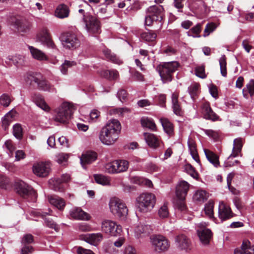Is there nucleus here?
<instances>
[{
    "label": "nucleus",
    "mask_w": 254,
    "mask_h": 254,
    "mask_svg": "<svg viewBox=\"0 0 254 254\" xmlns=\"http://www.w3.org/2000/svg\"><path fill=\"white\" fill-rule=\"evenodd\" d=\"M188 144L190 153L192 158L198 163H200L198 154L197 152L195 142L191 139H189Z\"/></svg>",
    "instance_id": "obj_30"
},
{
    "label": "nucleus",
    "mask_w": 254,
    "mask_h": 254,
    "mask_svg": "<svg viewBox=\"0 0 254 254\" xmlns=\"http://www.w3.org/2000/svg\"><path fill=\"white\" fill-rule=\"evenodd\" d=\"M103 53L108 60L115 64H121L123 63L122 60L116 55L112 53L111 50L108 49H104L103 50Z\"/></svg>",
    "instance_id": "obj_31"
},
{
    "label": "nucleus",
    "mask_w": 254,
    "mask_h": 254,
    "mask_svg": "<svg viewBox=\"0 0 254 254\" xmlns=\"http://www.w3.org/2000/svg\"><path fill=\"white\" fill-rule=\"evenodd\" d=\"M246 87L250 95L253 96L254 94V80L251 79Z\"/></svg>",
    "instance_id": "obj_64"
},
{
    "label": "nucleus",
    "mask_w": 254,
    "mask_h": 254,
    "mask_svg": "<svg viewBox=\"0 0 254 254\" xmlns=\"http://www.w3.org/2000/svg\"><path fill=\"white\" fill-rule=\"evenodd\" d=\"M141 124L143 127H146L152 130H154L156 129V125L154 122L150 118H142L141 119Z\"/></svg>",
    "instance_id": "obj_41"
},
{
    "label": "nucleus",
    "mask_w": 254,
    "mask_h": 254,
    "mask_svg": "<svg viewBox=\"0 0 254 254\" xmlns=\"http://www.w3.org/2000/svg\"><path fill=\"white\" fill-rule=\"evenodd\" d=\"M61 40L64 47L68 49H75L80 45V40L73 33L64 34L61 37Z\"/></svg>",
    "instance_id": "obj_12"
},
{
    "label": "nucleus",
    "mask_w": 254,
    "mask_h": 254,
    "mask_svg": "<svg viewBox=\"0 0 254 254\" xmlns=\"http://www.w3.org/2000/svg\"><path fill=\"white\" fill-rule=\"evenodd\" d=\"M117 174L127 171L129 167V163L126 160H115Z\"/></svg>",
    "instance_id": "obj_35"
},
{
    "label": "nucleus",
    "mask_w": 254,
    "mask_h": 254,
    "mask_svg": "<svg viewBox=\"0 0 254 254\" xmlns=\"http://www.w3.org/2000/svg\"><path fill=\"white\" fill-rule=\"evenodd\" d=\"M143 134L146 143L150 147L156 148L159 146V139L154 134L147 132H145Z\"/></svg>",
    "instance_id": "obj_28"
},
{
    "label": "nucleus",
    "mask_w": 254,
    "mask_h": 254,
    "mask_svg": "<svg viewBox=\"0 0 254 254\" xmlns=\"http://www.w3.org/2000/svg\"><path fill=\"white\" fill-rule=\"evenodd\" d=\"M11 101L10 97L7 94H3L0 97V104L4 107L8 106Z\"/></svg>",
    "instance_id": "obj_54"
},
{
    "label": "nucleus",
    "mask_w": 254,
    "mask_h": 254,
    "mask_svg": "<svg viewBox=\"0 0 254 254\" xmlns=\"http://www.w3.org/2000/svg\"><path fill=\"white\" fill-rule=\"evenodd\" d=\"M28 49L34 59L39 61L48 60V57L40 50L30 46H28Z\"/></svg>",
    "instance_id": "obj_26"
},
{
    "label": "nucleus",
    "mask_w": 254,
    "mask_h": 254,
    "mask_svg": "<svg viewBox=\"0 0 254 254\" xmlns=\"http://www.w3.org/2000/svg\"><path fill=\"white\" fill-rule=\"evenodd\" d=\"M13 25L19 32L25 33L29 31L31 25L25 19H14L11 22Z\"/></svg>",
    "instance_id": "obj_19"
},
{
    "label": "nucleus",
    "mask_w": 254,
    "mask_h": 254,
    "mask_svg": "<svg viewBox=\"0 0 254 254\" xmlns=\"http://www.w3.org/2000/svg\"><path fill=\"white\" fill-rule=\"evenodd\" d=\"M190 184L185 181H180L176 187V194L179 200H185L189 190Z\"/></svg>",
    "instance_id": "obj_18"
},
{
    "label": "nucleus",
    "mask_w": 254,
    "mask_h": 254,
    "mask_svg": "<svg viewBox=\"0 0 254 254\" xmlns=\"http://www.w3.org/2000/svg\"><path fill=\"white\" fill-rule=\"evenodd\" d=\"M78 230L82 232H87L90 230V227L86 223H80L77 225Z\"/></svg>",
    "instance_id": "obj_61"
},
{
    "label": "nucleus",
    "mask_w": 254,
    "mask_h": 254,
    "mask_svg": "<svg viewBox=\"0 0 254 254\" xmlns=\"http://www.w3.org/2000/svg\"><path fill=\"white\" fill-rule=\"evenodd\" d=\"M96 183L103 185H107L109 184V180L105 176L102 175L96 174L94 176Z\"/></svg>",
    "instance_id": "obj_49"
},
{
    "label": "nucleus",
    "mask_w": 254,
    "mask_h": 254,
    "mask_svg": "<svg viewBox=\"0 0 254 254\" xmlns=\"http://www.w3.org/2000/svg\"><path fill=\"white\" fill-rule=\"evenodd\" d=\"M13 134L17 139H20L22 137V129L21 126L16 124L13 127Z\"/></svg>",
    "instance_id": "obj_50"
},
{
    "label": "nucleus",
    "mask_w": 254,
    "mask_h": 254,
    "mask_svg": "<svg viewBox=\"0 0 254 254\" xmlns=\"http://www.w3.org/2000/svg\"><path fill=\"white\" fill-rule=\"evenodd\" d=\"M176 52V49L170 46H167L165 47H164L162 52L163 54L169 56L175 55Z\"/></svg>",
    "instance_id": "obj_55"
},
{
    "label": "nucleus",
    "mask_w": 254,
    "mask_h": 254,
    "mask_svg": "<svg viewBox=\"0 0 254 254\" xmlns=\"http://www.w3.org/2000/svg\"><path fill=\"white\" fill-rule=\"evenodd\" d=\"M68 155L67 154L60 153L56 156L57 161L59 164H62L67 161Z\"/></svg>",
    "instance_id": "obj_59"
},
{
    "label": "nucleus",
    "mask_w": 254,
    "mask_h": 254,
    "mask_svg": "<svg viewBox=\"0 0 254 254\" xmlns=\"http://www.w3.org/2000/svg\"><path fill=\"white\" fill-rule=\"evenodd\" d=\"M136 207L142 213L150 211L156 203L155 195L151 193H143L136 198Z\"/></svg>",
    "instance_id": "obj_2"
},
{
    "label": "nucleus",
    "mask_w": 254,
    "mask_h": 254,
    "mask_svg": "<svg viewBox=\"0 0 254 254\" xmlns=\"http://www.w3.org/2000/svg\"><path fill=\"white\" fill-rule=\"evenodd\" d=\"M158 215L161 219H165L169 217V211L167 203H164L159 208Z\"/></svg>",
    "instance_id": "obj_43"
},
{
    "label": "nucleus",
    "mask_w": 254,
    "mask_h": 254,
    "mask_svg": "<svg viewBox=\"0 0 254 254\" xmlns=\"http://www.w3.org/2000/svg\"><path fill=\"white\" fill-rule=\"evenodd\" d=\"M175 244L177 248L180 251L187 252L190 250V241L184 234L179 235L175 237Z\"/></svg>",
    "instance_id": "obj_16"
},
{
    "label": "nucleus",
    "mask_w": 254,
    "mask_h": 254,
    "mask_svg": "<svg viewBox=\"0 0 254 254\" xmlns=\"http://www.w3.org/2000/svg\"><path fill=\"white\" fill-rule=\"evenodd\" d=\"M198 229L197 230L200 241L203 245L209 244L212 236V233L210 230L206 229L205 223H199L198 224Z\"/></svg>",
    "instance_id": "obj_15"
},
{
    "label": "nucleus",
    "mask_w": 254,
    "mask_h": 254,
    "mask_svg": "<svg viewBox=\"0 0 254 254\" xmlns=\"http://www.w3.org/2000/svg\"><path fill=\"white\" fill-rule=\"evenodd\" d=\"M156 34L153 31L144 32L141 34V38L148 42L154 41L156 39Z\"/></svg>",
    "instance_id": "obj_46"
},
{
    "label": "nucleus",
    "mask_w": 254,
    "mask_h": 254,
    "mask_svg": "<svg viewBox=\"0 0 254 254\" xmlns=\"http://www.w3.org/2000/svg\"><path fill=\"white\" fill-rule=\"evenodd\" d=\"M216 28V26L214 23H208L204 31L203 36H208L211 32L214 31Z\"/></svg>",
    "instance_id": "obj_52"
},
{
    "label": "nucleus",
    "mask_w": 254,
    "mask_h": 254,
    "mask_svg": "<svg viewBox=\"0 0 254 254\" xmlns=\"http://www.w3.org/2000/svg\"><path fill=\"white\" fill-rule=\"evenodd\" d=\"M219 217L222 221L232 217L230 208L221 202L219 203L218 210Z\"/></svg>",
    "instance_id": "obj_21"
},
{
    "label": "nucleus",
    "mask_w": 254,
    "mask_h": 254,
    "mask_svg": "<svg viewBox=\"0 0 254 254\" xmlns=\"http://www.w3.org/2000/svg\"><path fill=\"white\" fill-rule=\"evenodd\" d=\"M199 85L197 83H194L190 85L188 88L189 94L193 100H194L199 92Z\"/></svg>",
    "instance_id": "obj_44"
},
{
    "label": "nucleus",
    "mask_w": 254,
    "mask_h": 254,
    "mask_svg": "<svg viewBox=\"0 0 254 254\" xmlns=\"http://www.w3.org/2000/svg\"><path fill=\"white\" fill-rule=\"evenodd\" d=\"M195 74L197 76L201 78H204L206 77L205 74L204 67L203 66H200L196 67L195 70Z\"/></svg>",
    "instance_id": "obj_58"
},
{
    "label": "nucleus",
    "mask_w": 254,
    "mask_h": 254,
    "mask_svg": "<svg viewBox=\"0 0 254 254\" xmlns=\"http://www.w3.org/2000/svg\"><path fill=\"white\" fill-rule=\"evenodd\" d=\"M72 112V106L69 103H64L56 111L54 120L57 122L66 124L70 118Z\"/></svg>",
    "instance_id": "obj_7"
},
{
    "label": "nucleus",
    "mask_w": 254,
    "mask_h": 254,
    "mask_svg": "<svg viewBox=\"0 0 254 254\" xmlns=\"http://www.w3.org/2000/svg\"><path fill=\"white\" fill-rule=\"evenodd\" d=\"M160 121L165 132L169 135H172L174 131L172 124L166 118L161 119Z\"/></svg>",
    "instance_id": "obj_37"
},
{
    "label": "nucleus",
    "mask_w": 254,
    "mask_h": 254,
    "mask_svg": "<svg viewBox=\"0 0 254 254\" xmlns=\"http://www.w3.org/2000/svg\"><path fill=\"white\" fill-rule=\"evenodd\" d=\"M50 165L48 162H40L35 163L32 167L33 173L39 177H46L50 172Z\"/></svg>",
    "instance_id": "obj_14"
},
{
    "label": "nucleus",
    "mask_w": 254,
    "mask_h": 254,
    "mask_svg": "<svg viewBox=\"0 0 254 254\" xmlns=\"http://www.w3.org/2000/svg\"><path fill=\"white\" fill-rule=\"evenodd\" d=\"M214 202L212 200H209L207 203L205 204L204 211L206 216L210 219L214 220L215 218L213 216L214 212Z\"/></svg>",
    "instance_id": "obj_38"
},
{
    "label": "nucleus",
    "mask_w": 254,
    "mask_h": 254,
    "mask_svg": "<svg viewBox=\"0 0 254 254\" xmlns=\"http://www.w3.org/2000/svg\"><path fill=\"white\" fill-rule=\"evenodd\" d=\"M121 129V125L118 120H110L101 129L99 139L105 145H112L117 140Z\"/></svg>",
    "instance_id": "obj_1"
},
{
    "label": "nucleus",
    "mask_w": 254,
    "mask_h": 254,
    "mask_svg": "<svg viewBox=\"0 0 254 254\" xmlns=\"http://www.w3.org/2000/svg\"><path fill=\"white\" fill-rule=\"evenodd\" d=\"M102 231L111 236H116L122 231L121 225L111 220H105L101 224Z\"/></svg>",
    "instance_id": "obj_11"
},
{
    "label": "nucleus",
    "mask_w": 254,
    "mask_h": 254,
    "mask_svg": "<svg viewBox=\"0 0 254 254\" xmlns=\"http://www.w3.org/2000/svg\"><path fill=\"white\" fill-rule=\"evenodd\" d=\"M164 15V8L161 5H155L148 8L145 24L150 26L153 22L161 21Z\"/></svg>",
    "instance_id": "obj_6"
},
{
    "label": "nucleus",
    "mask_w": 254,
    "mask_h": 254,
    "mask_svg": "<svg viewBox=\"0 0 254 254\" xmlns=\"http://www.w3.org/2000/svg\"><path fill=\"white\" fill-rule=\"evenodd\" d=\"M204 152L207 160L215 167H217L219 165L218 157L211 151L204 149Z\"/></svg>",
    "instance_id": "obj_33"
},
{
    "label": "nucleus",
    "mask_w": 254,
    "mask_h": 254,
    "mask_svg": "<svg viewBox=\"0 0 254 254\" xmlns=\"http://www.w3.org/2000/svg\"><path fill=\"white\" fill-rule=\"evenodd\" d=\"M50 212V210H49ZM50 212H43L41 214L42 217L45 218V222L46 225L50 228L54 229L56 231H58L59 228L58 226L52 220L49 218H46V215L49 214Z\"/></svg>",
    "instance_id": "obj_42"
},
{
    "label": "nucleus",
    "mask_w": 254,
    "mask_h": 254,
    "mask_svg": "<svg viewBox=\"0 0 254 254\" xmlns=\"http://www.w3.org/2000/svg\"><path fill=\"white\" fill-rule=\"evenodd\" d=\"M16 189L17 193L23 198L34 201L37 197V194L33 188L24 182H18Z\"/></svg>",
    "instance_id": "obj_8"
},
{
    "label": "nucleus",
    "mask_w": 254,
    "mask_h": 254,
    "mask_svg": "<svg viewBox=\"0 0 254 254\" xmlns=\"http://www.w3.org/2000/svg\"><path fill=\"white\" fill-rule=\"evenodd\" d=\"M202 130L208 136L214 140L217 139L219 137V133L218 131L212 129H202Z\"/></svg>",
    "instance_id": "obj_53"
},
{
    "label": "nucleus",
    "mask_w": 254,
    "mask_h": 254,
    "mask_svg": "<svg viewBox=\"0 0 254 254\" xmlns=\"http://www.w3.org/2000/svg\"><path fill=\"white\" fill-rule=\"evenodd\" d=\"M16 112L13 110L7 113L4 117L3 118L2 120V126L4 129H6L10 123L12 122L13 117L15 116Z\"/></svg>",
    "instance_id": "obj_36"
},
{
    "label": "nucleus",
    "mask_w": 254,
    "mask_h": 254,
    "mask_svg": "<svg viewBox=\"0 0 254 254\" xmlns=\"http://www.w3.org/2000/svg\"><path fill=\"white\" fill-rule=\"evenodd\" d=\"M109 207L111 212L121 219H125L128 214V209L126 204L118 198H111Z\"/></svg>",
    "instance_id": "obj_5"
},
{
    "label": "nucleus",
    "mask_w": 254,
    "mask_h": 254,
    "mask_svg": "<svg viewBox=\"0 0 254 254\" xmlns=\"http://www.w3.org/2000/svg\"><path fill=\"white\" fill-rule=\"evenodd\" d=\"M36 41L50 49H56V46L54 43L49 29L46 27L40 29L36 35Z\"/></svg>",
    "instance_id": "obj_10"
},
{
    "label": "nucleus",
    "mask_w": 254,
    "mask_h": 254,
    "mask_svg": "<svg viewBox=\"0 0 254 254\" xmlns=\"http://www.w3.org/2000/svg\"><path fill=\"white\" fill-rule=\"evenodd\" d=\"M83 21L88 32L90 34H99L101 32L100 23L98 19L89 13L83 15Z\"/></svg>",
    "instance_id": "obj_9"
},
{
    "label": "nucleus",
    "mask_w": 254,
    "mask_h": 254,
    "mask_svg": "<svg viewBox=\"0 0 254 254\" xmlns=\"http://www.w3.org/2000/svg\"><path fill=\"white\" fill-rule=\"evenodd\" d=\"M243 248H245L246 254H254V245L251 246L249 241L243 242Z\"/></svg>",
    "instance_id": "obj_51"
},
{
    "label": "nucleus",
    "mask_w": 254,
    "mask_h": 254,
    "mask_svg": "<svg viewBox=\"0 0 254 254\" xmlns=\"http://www.w3.org/2000/svg\"><path fill=\"white\" fill-rule=\"evenodd\" d=\"M243 146V140L241 138H238L234 140L232 154L228 157L227 160L225 162L224 166L225 167H230L234 165V164L230 163V159L232 157L237 156L241 152Z\"/></svg>",
    "instance_id": "obj_17"
},
{
    "label": "nucleus",
    "mask_w": 254,
    "mask_h": 254,
    "mask_svg": "<svg viewBox=\"0 0 254 254\" xmlns=\"http://www.w3.org/2000/svg\"><path fill=\"white\" fill-rule=\"evenodd\" d=\"M219 64L220 67V71L222 75L224 77L227 76V63L226 57L225 55H222L219 59Z\"/></svg>",
    "instance_id": "obj_45"
},
{
    "label": "nucleus",
    "mask_w": 254,
    "mask_h": 254,
    "mask_svg": "<svg viewBox=\"0 0 254 254\" xmlns=\"http://www.w3.org/2000/svg\"><path fill=\"white\" fill-rule=\"evenodd\" d=\"M127 94L124 89H120L117 93V97L121 102L125 101L127 98Z\"/></svg>",
    "instance_id": "obj_60"
},
{
    "label": "nucleus",
    "mask_w": 254,
    "mask_h": 254,
    "mask_svg": "<svg viewBox=\"0 0 254 254\" xmlns=\"http://www.w3.org/2000/svg\"><path fill=\"white\" fill-rule=\"evenodd\" d=\"M110 112L111 114L117 115L119 116H122L125 113L128 112L129 110L126 108H116L111 110Z\"/></svg>",
    "instance_id": "obj_56"
},
{
    "label": "nucleus",
    "mask_w": 254,
    "mask_h": 254,
    "mask_svg": "<svg viewBox=\"0 0 254 254\" xmlns=\"http://www.w3.org/2000/svg\"><path fill=\"white\" fill-rule=\"evenodd\" d=\"M103 238V235L101 233H98L83 235L81 239L91 245L97 246L102 240Z\"/></svg>",
    "instance_id": "obj_20"
},
{
    "label": "nucleus",
    "mask_w": 254,
    "mask_h": 254,
    "mask_svg": "<svg viewBox=\"0 0 254 254\" xmlns=\"http://www.w3.org/2000/svg\"><path fill=\"white\" fill-rule=\"evenodd\" d=\"M100 115V112L97 110H93L90 113V120L91 122H95Z\"/></svg>",
    "instance_id": "obj_63"
},
{
    "label": "nucleus",
    "mask_w": 254,
    "mask_h": 254,
    "mask_svg": "<svg viewBox=\"0 0 254 254\" xmlns=\"http://www.w3.org/2000/svg\"><path fill=\"white\" fill-rule=\"evenodd\" d=\"M97 153L93 151H88L83 154L80 157L81 164L84 168H86L85 165L92 163L97 159Z\"/></svg>",
    "instance_id": "obj_22"
},
{
    "label": "nucleus",
    "mask_w": 254,
    "mask_h": 254,
    "mask_svg": "<svg viewBox=\"0 0 254 254\" xmlns=\"http://www.w3.org/2000/svg\"><path fill=\"white\" fill-rule=\"evenodd\" d=\"M179 95L177 93H173L172 95V103L174 113L177 116H182L183 111L178 102Z\"/></svg>",
    "instance_id": "obj_29"
},
{
    "label": "nucleus",
    "mask_w": 254,
    "mask_h": 254,
    "mask_svg": "<svg viewBox=\"0 0 254 254\" xmlns=\"http://www.w3.org/2000/svg\"><path fill=\"white\" fill-rule=\"evenodd\" d=\"M102 75L109 80H117L119 77L118 71L115 69L104 70Z\"/></svg>",
    "instance_id": "obj_40"
},
{
    "label": "nucleus",
    "mask_w": 254,
    "mask_h": 254,
    "mask_svg": "<svg viewBox=\"0 0 254 254\" xmlns=\"http://www.w3.org/2000/svg\"><path fill=\"white\" fill-rule=\"evenodd\" d=\"M150 243L153 252L157 254H162L170 249V243L164 236L153 235L150 237Z\"/></svg>",
    "instance_id": "obj_4"
},
{
    "label": "nucleus",
    "mask_w": 254,
    "mask_h": 254,
    "mask_svg": "<svg viewBox=\"0 0 254 254\" xmlns=\"http://www.w3.org/2000/svg\"><path fill=\"white\" fill-rule=\"evenodd\" d=\"M70 216L78 220H88L89 215L83 211L80 208H74L70 211Z\"/></svg>",
    "instance_id": "obj_27"
},
{
    "label": "nucleus",
    "mask_w": 254,
    "mask_h": 254,
    "mask_svg": "<svg viewBox=\"0 0 254 254\" xmlns=\"http://www.w3.org/2000/svg\"><path fill=\"white\" fill-rule=\"evenodd\" d=\"M208 197V193L204 190H197L193 196V200L198 203H203Z\"/></svg>",
    "instance_id": "obj_32"
},
{
    "label": "nucleus",
    "mask_w": 254,
    "mask_h": 254,
    "mask_svg": "<svg viewBox=\"0 0 254 254\" xmlns=\"http://www.w3.org/2000/svg\"><path fill=\"white\" fill-rule=\"evenodd\" d=\"M29 79L31 82L37 83L38 89L44 91H53L54 88L49 82L47 81L40 74H37L36 75H29Z\"/></svg>",
    "instance_id": "obj_13"
},
{
    "label": "nucleus",
    "mask_w": 254,
    "mask_h": 254,
    "mask_svg": "<svg viewBox=\"0 0 254 254\" xmlns=\"http://www.w3.org/2000/svg\"><path fill=\"white\" fill-rule=\"evenodd\" d=\"M180 64L176 61L164 63L157 67V70L163 83L172 79L173 73L178 70Z\"/></svg>",
    "instance_id": "obj_3"
},
{
    "label": "nucleus",
    "mask_w": 254,
    "mask_h": 254,
    "mask_svg": "<svg viewBox=\"0 0 254 254\" xmlns=\"http://www.w3.org/2000/svg\"><path fill=\"white\" fill-rule=\"evenodd\" d=\"M104 169L105 171L109 174H117L115 160L106 164Z\"/></svg>",
    "instance_id": "obj_47"
},
{
    "label": "nucleus",
    "mask_w": 254,
    "mask_h": 254,
    "mask_svg": "<svg viewBox=\"0 0 254 254\" xmlns=\"http://www.w3.org/2000/svg\"><path fill=\"white\" fill-rule=\"evenodd\" d=\"M69 13V10L68 6L64 4H61L57 7L54 15L59 18L63 19L67 17Z\"/></svg>",
    "instance_id": "obj_25"
},
{
    "label": "nucleus",
    "mask_w": 254,
    "mask_h": 254,
    "mask_svg": "<svg viewBox=\"0 0 254 254\" xmlns=\"http://www.w3.org/2000/svg\"><path fill=\"white\" fill-rule=\"evenodd\" d=\"M9 182L8 178L3 175H0V186L1 188L6 189Z\"/></svg>",
    "instance_id": "obj_62"
},
{
    "label": "nucleus",
    "mask_w": 254,
    "mask_h": 254,
    "mask_svg": "<svg viewBox=\"0 0 254 254\" xmlns=\"http://www.w3.org/2000/svg\"><path fill=\"white\" fill-rule=\"evenodd\" d=\"M33 100L35 102L36 104L43 110L45 111H49L50 110V107L40 95H34Z\"/></svg>",
    "instance_id": "obj_34"
},
{
    "label": "nucleus",
    "mask_w": 254,
    "mask_h": 254,
    "mask_svg": "<svg viewBox=\"0 0 254 254\" xmlns=\"http://www.w3.org/2000/svg\"><path fill=\"white\" fill-rule=\"evenodd\" d=\"M134 232L137 237L147 235L149 233L148 226L140 224L135 227Z\"/></svg>",
    "instance_id": "obj_39"
},
{
    "label": "nucleus",
    "mask_w": 254,
    "mask_h": 254,
    "mask_svg": "<svg viewBox=\"0 0 254 254\" xmlns=\"http://www.w3.org/2000/svg\"><path fill=\"white\" fill-rule=\"evenodd\" d=\"M76 63L74 61H65L61 65L60 70L63 74H66L69 67L75 65Z\"/></svg>",
    "instance_id": "obj_48"
},
{
    "label": "nucleus",
    "mask_w": 254,
    "mask_h": 254,
    "mask_svg": "<svg viewBox=\"0 0 254 254\" xmlns=\"http://www.w3.org/2000/svg\"><path fill=\"white\" fill-rule=\"evenodd\" d=\"M202 111L204 117L206 119L214 121L217 120L218 118V117L212 111L210 107L209 104L207 102L204 103L203 104Z\"/></svg>",
    "instance_id": "obj_24"
},
{
    "label": "nucleus",
    "mask_w": 254,
    "mask_h": 254,
    "mask_svg": "<svg viewBox=\"0 0 254 254\" xmlns=\"http://www.w3.org/2000/svg\"><path fill=\"white\" fill-rule=\"evenodd\" d=\"M48 199L51 204L53 205L60 210H63L65 206L64 200L58 196H48Z\"/></svg>",
    "instance_id": "obj_23"
},
{
    "label": "nucleus",
    "mask_w": 254,
    "mask_h": 254,
    "mask_svg": "<svg viewBox=\"0 0 254 254\" xmlns=\"http://www.w3.org/2000/svg\"><path fill=\"white\" fill-rule=\"evenodd\" d=\"M9 60H11L12 63L15 65H19L22 64L23 61V58L21 56H15L12 57L11 58H9Z\"/></svg>",
    "instance_id": "obj_57"
}]
</instances>
